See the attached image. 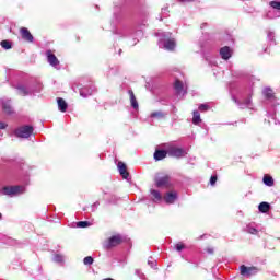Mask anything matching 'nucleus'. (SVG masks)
I'll use <instances>...</instances> for the list:
<instances>
[{"label":"nucleus","mask_w":280,"mask_h":280,"mask_svg":"<svg viewBox=\"0 0 280 280\" xmlns=\"http://www.w3.org/2000/svg\"><path fill=\"white\" fill-rule=\"evenodd\" d=\"M83 264H84L85 266H91V265H93V257H91V256L85 257V258L83 259Z\"/></svg>","instance_id":"obj_29"},{"label":"nucleus","mask_w":280,"mask_h":280,"mask_svg":"<svg viewBox=\"0 0 280 280\" xmlns=\"http://www.w3.org/2000/svg\"><path fill=\"white\" fill-rule=\"evenodd\" d=\"M124 243V236L120 234L114 235L109 237L105 243H104V248L109 250V248H115V246H119V244Z\"/></svg>","instance_id":"obj_3"},{"label":"nucleus","mask_w":280,"mask_h":280,"mask_svg":"<svg viewBox=\"0 0 280 280\" xmlns=\"http://www.w3.org/2000/svg\"><path fill=\"white\" fill-rule=\"evenodd\" d=\"M167 149L165 150H159L156 149L155 152H154V159L156 161H163V159H165L167 156Z\"/></svg>","instance_id":"obj_14"},{"label":"nucleus","mask_w":280,"mask_h":280,"mask_svg":"<svg viewBox=\"0 0 280 280\" xmlns=\"http://www.w3.org/2000/svg\"><path fill=\"white\" fill-rule=\"evenodd\" d=\"M262 183L267 187H273L275 186V179L270 175H265L264 178H262Z\"/></svg>","instance_id":"obj_17"},{"label":"nucleus","mask_w":280,"mask_h":280,"mask_svg":"<svg viewBox=\"0 0 280 280\" xmlns=\"http://www.w3.org/2000/svg\"><path fill=\"white\" fill-rule=\"evenodd\" d=\"M148 265L151 266V268H154L156 266V260H148Z\"/></svg>","instance_id":"obj_36"},{"label":"nucleus","mask_w":280,"mask_h":280,"mask_svg":"<svg viewBox=\"0 0 280 280\" xmlns=\"http://www.w3.org/2000/svg\"><path fill=\"white\" fill-rule=\"evenodd\" d=\"M178 198V194L176 191H168L164 195V201L166 205H174Z\"/></svg>","instance_id":"obj_9"},{"label":"nucleus","mask_w":280,"mask_h":280,"mask_svg":"<svg viewBox=\"0 0 280 280\" xmlns=\"http://www.w3.org/2000/svg\"><path fill=\"white\" fill-rule=\"evenodd\" d=\"M2 109L7 115H12V106L10 105V102H3Z\"/></svg>","instance_id":"obj_21"},{"label":"nucleus","mask_w":280,"mask_h":280,"mask_svg":"<svg viewBox=\"0 0 280 280\" xmlns=\"http://www.w3.org/2000/svg\"><path fill=\"white\" fill-rule=\"evenodd\" d=\"M151 117L156 119H163L165 115L163 114V112H154L151 114Z\"/></svg>","instance_id":"obj_24"},{"label":"nucleus","mask_w":280,"mask_h":280,"mask_svg":"<svg viewBox=\"0 0 280 280\" xmlns=\"http://www.w3.org/2000/svg\"><path fill=\"white\" fill-rule=\"evenodd\" d=\"M265 97H267V100H270L272 97V90L269 89V88H266L264 91H262Z\"/></svg>","instance_id":"obj_25"},{"label":"nucleus","mask_w":280,"mask_h":280,"mask_svg":"<svg viewBox=\"0 0 280 280\" xmlns=\"http://www.w3.org/2000/svg\"><path fill=\"white\" fill-rule=\"evenodd\" d=\"M20 33L23 40H26V43H34V36L32 35V33H30V30L22 27L20 30Z\"/></svg>","instance_id":"obj_10"},{"label":"nucleus","mask_w":280,"mask_h":280,"mask_svg":"<svg viewBox=\"0 0 280 280\" xmlns=\"http://www.w3.org/2000/svg\"><path fill=\"white\" fill-rule=\"evenodd\" d=\"M159 47L161 49H166L167 51H174V49L176 48V40L174 39H161L159 42Z\"/></svg>","instance_id":"obj_6"},{"label":"nucleus","mask_w":280,"mask_h":280,"mask_svg":"<svg viewBox=\"0 0 280 280\" xmlns=\"http://www.w3.org/2000/svg\"><path fill=\"white\" fill-rule=\"evenodd\" d=\"M215 183H218V176H211L210 185H215Z\"/></svg>","instance_id":"obj_35"},{"label":"nucleus","mask_w":280,"mask_h":280,"mask_svg":"<svg viewBox=\"0 0 280 280\" xmlns=\"http://www.w3.org/2000/svg\"><path fill=\"white\" fill-rule=\"evenodd\" d=\"M46 56H47V60H48L49 65H50L51 67H55V69H57L58 66L60 65V61L58 60V58L56 57V55H54V54L51 52V50H47V51H46Z\"/></svg>","instance_id":"obj_8"},{"label":"nucleus","mask_w":280,"mask_h":280,"mask_svg":"<svg viewBox=\"0 0 280 280\" xmlns=\"http://www.w3.org/2000/svg\"><path fill=\"white\" fill-rule=\"evenodd\" d=\"M209 253H213V250H212V249H209Z\"/></svg>","instance_id":"obj_41"},{"label":"nucleus","mask_w":280,"mask_h":280,"mask_svg":"<svg viewBox=\"0 0 280 280\" xmlns=\"http://www.w3.org/2000/svg\"><path fill=\"white\" fill-rule=\"evenodd\" d=\"M1 47L3 49H12V44L9 40H2L1 42Z\"/></svg>","instance_id":"obj_26"},{"label":"nucleus","mask_w":280,"mask_h":280,"mask_svg":"<svg viewBox=\"0 0 280 280\" xmlns=\"http://www.w3.org/2000/svg\"><path fill=\"white\" fill-rule=\"evenodd\" d=\"M164 150H167L168 156H175L176 159H183L187 155V151L183 148H178L174 144H164Z\"/></svg>","instance_id":"obj_1"},{"label":"nucleus","mask_w":280,"mask_h":280,"mask_svg":"<svg viewBox=\"0 0 280 280\" xmlns=\"http://www.w3.org/2000/svg\"><path fill=\"white\" fill-rule=\"evenodd\" d=\"M220 56L223 60H229V58H231V48L229 46L221 48Z\"/></svg>","instance_id":"obj_15"},{"label":"nucleus","mask_w":280,"mask_h":280,"mask_svg":"<svg viewBox=\"0 0 280 280\" xmlns=\"http://www.w3.org/2000/svg\"><path fill=\"white\" fill-rule=\"evenodd\" d=\"M174 89L177 95H187V89H185V84H183L180 80L175 81Z\"/></svg>","instance_id":"obj_11"},{"label":"nucleus","mask_w":280,"mask_h":280,"mask_svg":"<svg viewBox=\"0 0 280 280\" xmlns=\"http://www.w3.org/2000/svg\"><path fill=\"white\" fill-rule=\"evenodd\" d=\"M155 186L156 187H165L166 189H170L172 187V182L170 179V175H164L161 177L155 178Z\"/></svg>","instance_id":"obj_5"},{"label":"nucleus","mask_w":280,"mask_h":280,"mask_svg":"<svg viewBox=\"0 0 280 280\" xmlns=\"http://www.w3.org/2000/svg\"><path fill=\"white\" fill-rule=\"evenodd\" d=\"M269 5L272 10H280V1H271Z\"/></svg>","instance_id":"obj_27"},{"label":"nucleus","mask_w":280,"mask_h":280,"mask_svg":"<svg viewBox=\"0 0 280 280\" xmlns=\"http://www.w3.org/2000/svg\"><path fill=\"white\" fill-rule=\"evenodd\" d=\"M5 128H8V124L0 122V130H5Z\"/></svg>","instance_id":"obj_37"},{"label":"nucleus","mask_w":280,"mask_h":280,"mask_svg":"<svg viewBox=\"0 0 280 280\" xmlns=\"http://www.w3.org/2000/svg\"><path fill=\"white\" fill-rule=\"evenodd\" d=\"M77 226H79V229H86V226H89V221H80L77 223Z\"/></svg>","instance_id":"obj_30"},{"label":"nucleus","mask_w":280,"mask_h":280,"mask_svg":"<svg viewBox=\"0 0 280 280\" xmlns=\"http://www.w3.org/2000/svg\"><path fill=\"white\" fill-rule=\"evenodd\" d=\"M175 248H176V250H177L178 253H180V250H183V249L185 248V244H183V243H177V244L175 245Z\"/></svg>","instance_id":"obj_32"},{"label":"nucleus","mask_w":280,"mask_h":280,"mask_svg":"<svg viewBox=\"0 0 280 280\" xmlns=\"http://www.w3.org/2000/svg\"><path fill=\"white\" fill-rule=\"evenodd\" d=\"M247 232H249L252 235H255V234H257V229H255L253 226H248Z\"/></svg>","instance_id":"obj_33"},{"label":"nucleus","mask_w":280,"mask_h":280,"mask_svg":"<svg viewBox=\"0 0 280 280\" xmlns=\"http://www.w3.org/2000/svg\"><path fill=\"white\" fill-rule=\"evenodd\" d=\"M32 132H34V127L27 125L22 126L15 130L16 137H21L22 139L32 137Z\"/></svg>","instance_id":"obj_4"},{"label":"nucleus","mask_w":280,"mask_h":280,"mask_svg":"<svg viewBox=\"0 0 280 280\" xmlns=\"http://www.w3.org/2000/svg\"><path fill=\"white\" fill-rule=\"evenodd\" d=\"M234 100V102H237V100H235V98H233Z\"/></svg>","instance_id":"obj_42"},{"label":"nucleus","mask_w":280,"mask_h":280,"mask_svg":"<svg viewBox=\"0 0 280 280\" xmlns=\"http://www.w3.org/2000/svg\"><path fill=\"white\" fill-rule=\"evenodd\" d=\"M199 110L201 113H207V110H209V105H207V104L199 105Z\"/></svg>","instance_id":"obj_31"},{"label":"nucleus","mask_w":280,"mask_h":280,"mask_svg":"<svg viewBox=\"0 0 280 280\" xmlns=\"http://www.w3.org/2000/svg\"><path fill=\"white\" fill-rule=\"evenodd\" d=\"M129 95H130L131 106L137 110V108H139V103L137 102V97H135V93L132 91H129Z\"/></svg>","instance_id":"obj_20"},{"label":"nucleus","mask_w":280,"mask_h":280,"mask_svg":"<svg viewBox=\"0 0 280 280\" xmlns=\"http://www.w3.org/2000/svg\"><path fill=\"white\" fill-rule=\"evenodd\" d=\"M267 16H268V19H275V15H272V11H269V12L267 13Z\"/></svg>","instance_id":"obj_39"},{"label":"nucleus","mask_w":280,"mask_h":280,"mask_svg":"<svg viewBox=\"0 0 280 280\" xmlns=\"http://www.w3.org/2000/svg\"><path fill=\"white\" fill-rule=\"evenodd\" d=\"M54 261H56L57 264H62L65 261V257L62 255H55L54 257Z\"/></svg>","instance_id":"obj_28"},{"label":"nucleus","mask_w":280,"mask_h":280,"mask_svg":"<svg viewBox=\"0 0 280 280\" xmlns=\"http://www.w3.org/2000/svg\"><path fill=\"white\" fill-rule=\"evenodd\" d=\"M23 191H25L23 186H5L0 190V196H19Z\"/></svg>","instance_id":"obj_2"},{"label":"nucleus","mask_w":280,"mask_h":280,"mask_svg":"<svg viewBox=\"0 0 280 280\" xmlns=\"http://www.w3.org/2000/svg\"><path fill=\"white\" fill-rule=\"evenodd\" d=\"M93 93H95V86H90V88H82L80 90V95L81 97H89V95H93Z\"/></svg>","instance_id":"obj_12"},{"label":"nucleus","mask_w":280,"mask_h":280,"mask_svg":"<svg viewBox=\"0 0 280 280\" xmlns=\"http://www.w3.org/2000/svg\"><path fill=\"white\" fill-rule=\"evenodd\" d=\"M258 272H259L258 268L246 267L244 265L241 266V275H243V277H253V275H257Z\"/></svg>","instance_id":"obj_7"},{"label":"nucleus","mask_w":280,"mask_h":280,"mask_svg":"<svg viewBox=\"0 0 280 280\" xmlns=\"http://www.w3.org/2000/svg\"><path fill=\"white\" fill-rule=\"evenodd\" d=\"M244 106H245L246 108H250V106H253V104H252V102H250V98L245 100Z\"/></svg>","instance_id":"obj_34"},{"label":"nucleus","mask_w":280,"mask_h":280,"mask_svg":"<svg viewBox=\"0 0 280 280\" xmlns=\"http://www.w3.org/2000/svg\"><path fill=\"white\" fill-rule=\"evenodd\" d=\"M192 115H194L192 116V124H195V126H198V124H200V121H202L200 119V112L195 110Z\"/></svg>","instance_id":"obj_22"},{"label":"nucleus","mask_w":280,"mask_h":280,"mask_svg":"<svg viewBox=\"0 0 280 280\" xmlns=\"http://www.w3.org/2000/svg\"><path fill=\"white\" fill-rule=\"evenodd\" d=\"M276 16H280V12H278V14Z\"/></svg>","instance_id":"obj_40"},{"label":"nucleus","mask_w":280,"mask_h":280,"mask_svg":"<svg viewBox=\"0 0 280 280\" xmlns=\"http://www.w3.org/2000/svg\"><path fill=\"white\" fill-rule=\"evenodd\" d=\"M151 196L153 197V200L155 202H161V200H163V196L161 195V192L159 190H151Z\"/></svg>","instance_id":"obj_19"},{"label":"nucleus","mask_w":280,"mask_h":280,"mask_svg":"<svg viewBox=\"0 0 280 280\" xmlns=\"http://www.w3.org/2000/svg\"><path fill=\"white\" fill-rule=\"evenodd\" d=\"M0 218H1V213H0Z\"/></svg>","instance_id":"obj_43"},{"label":"nucleus","mask_w":280,"mask_h":280,"mask_svg":"<svg viewBox=\"0 0 280 280\" xmlns=\"http://www.w3.org/2000/svg\"><path fill=\"white\" fill-rule=\"evenodd\" d=\"M268 38H269V40H272V38H275V33L269 32L268 33Z\"/></svg>","instance_id":"obj_38"},{"label":"nucleus","mask_w":280,"mask_h":280,"mask_svg":"<svg viewBox=\"0 0 280 280\" xmlns=\"http://www.w3.org/2000/svg\"><path fill=\"white\" fill-rule=\"evenodd\" d=\"M57 104H58V108L61 113H67L68 105L63 98L57 100Z\"/></svg>","instance_id":"obj_16"},{"label":"nucleus","mask_w":280,"mask_h":280,"mask_svg":"<svg viewBox=\"0 0 280 280\" xmlns=\"http://www.w3.org/2000/svg\"><path fill=\"white\" fill-rule=\"evenodd\" d=\"M118 172L122 178L128 179L129 173L126 168V164L124 162H118Z\"/></svg>","instance_id":"obj_13"},{"label":"nucleus","mask_w":280,"mask_h":280,"mask_svg":"<svg viewBox=\"0 0 280 280\" xmlns=\"http://www.w3.org/2000/svg\"><path fill=\"white\" fill-rule=\"evenodd\" d=\"M258 209L260 211V213H268V211H270V203L262 201L259 206Z\"/></svg>","instance_id":"obj_18"},{"label":"nucleus","mask_w":280,"mask_h":280,"mask_svg":"<svg viewBox=\"0 0 280 280\" xmlns=\"http://www.w3.org/2000/svg\"><path fill=\"white\" fill-rule=\"evenodd\" d=\"M18 91L20 95H30V90L23 85L18 86Z\"/></svg>","instance_id":"obj_23"}]
</instances>
